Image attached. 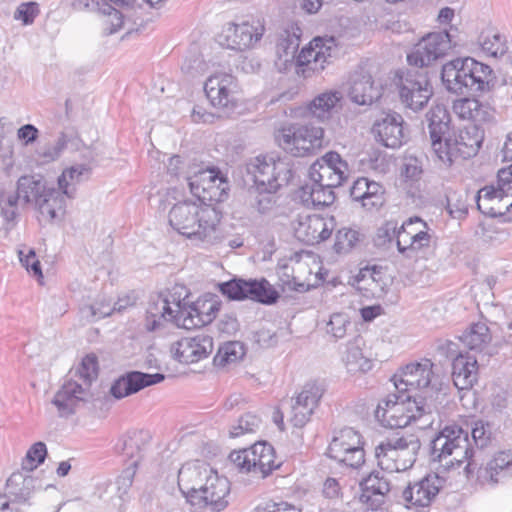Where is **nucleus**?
Listing matches in <instances>:
<instances>
[{
	"instance_id": "b1692460",
	"label": "nucleus",
	"mask_w": 512,
	"mask_h": 512,
	"mask_svg": "<svg viewBox=\"0 0 512 512\" xmlns=\"http://www.w3.org/2000/svg\"><path fill=\"white\" fill-rule=\"evenodd\" d=\"M211 472L212 469L201 461L188 462L179 469V489L192 503L198 499V494H201V489Z\"/></svg>"
},
{
	"instance_id": "6e6552de",
	"label": "nucleus",
	"mask_w": 512,
	"mask_h": 512,
	"mask_svg": "<svg viewBox=\"0 0 512 512\" xmlns=\"http://www.w3.org/2000/svg\"><path fill=\"white\" fill-rule=\"evenodd\" d=\"M417 68L413 66L396 74L400 101L415 112L424 109L433 95L427 72Z\"/></svg>"
},
{
	"instance_id": "5701e85b",
	"label": "nucleus",
	"mask_w": 512,
	"mask_h": 512,
	"mask_svg": "<svg viewBox=\"0 0 512 512\" xmlns=\"http://www.w3.org/2000/svg\"><path fill=\"white\" fill-rule=\"evenodd\" d=\"M213 350V339L207 334L186 337L173 343L170 352L180 363L190 364L208 357Z\"/></svg>"
},
{
	"instance_id": "f257e3e1",
	"label": "nucleus",
	"mask_w": 512,
	"mask_h": 512,
	"mask_svg": "<svg viewBox=\"0 0 512 512\" xmlns=\"http://www.w3.org/2000/svg\"><path fill=\"white\" fill-rule=\"evenodd\" d=\"M427 116L431 148L443 165L450 166L459 158L467 159L477 154L484 140V130L480 126L469 124L451 136L448 114L443 107L432 108Z\"/></svg>"
},
{
	"instance_id": "a211bd4d",
	"label": "nucleus",
	"mask_w": 512,
	"mask_h": 512,
	"mask_svg": "<svg viewBox=\"0 0 512 512\" xmlns=\"http://www.w3.org/2000/svg\"><path fill=\"white\" fill-rule=\"evenodd\" d=\"M264 32L261 25H253L248 22L241 24L227 23L217 35L220 46L231 50H245L258 42Z\"/></svg>"
},
{
	"instance_id": "e2e57ef3",
	"label": "nucleus",
	"mask_w": 512,
	"mask_h": 512,
	"mask_svg": "<svg viewBox=\"0 0 512 512\" xmlns=\"http://www.w3.org/2000/svg\"><path fill=\"white\" fill-rule=\"evenodd\" d=\"M358 241V231L351 228H341L336 233L334 249L337 253H348Z\"/></svg>"
},
{
	"instance_id": "2f4dec72",
	"label": "nucleus",
	"mask_w": 512,
	"mask_h": 512,
	"mask_svg": "<svg viewBox=\"0 0 512 512\" xmlns=\"http://www.w3.org/2000/svg\"><path fill=\"white\" fill-rule=\"evenodd\" d=\"M355 285L366 297L381 298L386 293L388 279L381 267H364L355 277Z\"/></svg>"
},
{
	"instance_id": "412c9836",
	"label": "nucleus",
	"mask_w": 512,
	"mask_h": 512,
	"mask_svg": "<svg viewBox=\"0 0 512 512\" xmlns=\"http://www.w3.org/2000/svg\"><path fill=\"white\" fill-rule=\"evenodd\" d=\"M204 90L211 104L219 109H229L236 105L237 83L231 74L211 75L205 82Z\"/></svg>"
},
{
	"instance_id": "37998d69",
	"label": "nucleus",
	"mask_w": 512,
	"mask_h": 512,
	"mask_svg": "<svg viewBox=\"0 0 512 512\" xmlns=\"http://www.w3.org/2000/svg\"><path fill=\"white\" fill-rule=\"evenodd\" d=\"M167 301L162 294L150 301L146 316V327L149 331L158 329L164 322H173L176 325L177 315Z\"/></svg>"
},
{
	"instance_id": "ea45409f",
	"label": "nucleus",
	"mask_w": 512,
	"mask_h": 512,
	"mask_svg": "<svg viewBox=\"0 0 512 512\" xmlns=\"http://www.w3.org/2000/svg\"><path fill=\"white\" fill-rule=\"evenodd\" d=\"M468 57L456 58L442 66L441 79L448 91L463 94Z\"/></svg>"
},
{
	"instance_id": "f03ea898",
	"label": "nucleus",
	"mask_w": 512,
	"mask_h": 512,
	"mask_svg": "<svg viewBox=\"0 0 512 512\" xmlns=\"http://www.w3.org/2000/svg\"><path fill=\"white\" fill-rule=\"evenodd\" d=\"M474 446L468 432L458 425L445 426L431 442V457L440 463L439 472H450L463 466V475L470 480L477 464L474 459Z\"/></svg>"
},
{
	"instance_id": "20e7f679",
	"label": "nucleus",
	"mask_w": 512,
	"mask_h": 512,
	"mask_svg": "<svg viewBox=\"0 0 512 512\" xmlns=\"http://www.w3.org/2000/svg\"><path fill=\"white\" fill-rule=\"evenodd\" d=\"M420 448L421 442L416 435H396L375 447V458L378 466L387 473L402 472L412 468Z\"/></svg>"
},
{
	"instance_id": "f8f14e48",
	"label": "nucleus",
	"mask_w": 512,
	"mask_h": 512,
	"mask_svg": "<svg viewBox=\"0 0 512 512\" xmlns=\"http://www.w3.org/2000/svg\"><path fill=\"white\" fill-rule=\"evenodd\" d=\"M338 47L333 37L314 38L297 56V73L304 77L322 72L337 57Z\"/></svg>"
},
{
	"instance_id": "680f3d73",
	"label": "nucleus",
	"mask_w": 512,
	"mask_h": 512,
	"mask_svg": "<svg viewBox=\"0 0 512 512\" xmlns=\"http://www.w3.org/2000/svg\"><path fill=\"white\" fill-rule=\"evenodd\" d=\"M261 418L252 413H246L238 420V424L230 430L231 437H239L246 433H255L261 426Z\"/></svg>"
},
{
	"instance_id": "a19ab883",
	"label": "nucleus",
	"mask_w": 512,
	"mask_h": 512,
	"mask_svg": "<svg viewBox=\"0 0 512 512\" xmlns=\"http://www.w3.org/2000/svg\"><path fill=\"white\" fill-rule=\"evenodd\" d=\"M477 360L474 357L460 354L452 362V378L458 389H467L477 380Z\"/></svg>"
},
{
	"instance_id": "c9c22d12",
	"label": "nucleus",
	"mask_w": 512,
	"mask_h": 512,
	"mask_svg": "<svg viewBox=\"0 0 512 512\" xmlns=\"http://www.w3.org/2000/svg\"><path fill=\"white\" fill-rule=\"evenodd\" d=\"M54 184L49 183L42 175H24L17 181L16 195L26 204L34 207L45 197Z\"/></svg>"
},
{
	"instance_id": "aec40b11",
	"label": "nucleus",
	"mask_w": 512,
	"mask_h": 512,
	"mask_svg": "<svg viewBox=\"0 0 512 512\" xmlns=\"http://www.w3.org/2000/svg\"><path fill=\"white\" fill-rule=\"evenodd\" d=\"M440 473L428 474L403 490L402 497L408 507H428L432 503L445 483Z\"/></svg>"
},
{
	"instance_id": "cd10ccee",
	"label": "nucleus",
	"mask_w": 512,
	"mask_h": 512,
	"mask_svg": "<svg viewBox=\"0 0 512 512\" xmlns=\"http://www.w3.org/2000/svg\"><path fill=\"white\" fill-rule=\"evenodd\" d=\"M165 379L161 373L147 374L138 371L127 373L111 385L110 394L117 400L134 394L141 389L160 383Z\"/></svg>"
},
{
	"instance_id": "a878e982",
	"label": "nucleus",
	"mask_w": 512,
	"mask_h": 512,
	"mask_svg": "<svg viewBox=\"0 0 512 512\" xmlns=\"http://www.w3.org/2000/svg\"><path fill=\"white\" fill-rule=\"evenodd\" d=\"M380 90L374 85L371 73L364 67H357L348 79V96L358 105H371L380 97Z\"/></svg>"
},
{
	"instance_id": "393cba45",
	"label": "nucleus",
	"mask_w": 512,
	"mask_h": 512,
	"mask_svg": "<svg viewBox=\"0 0 512 512\" xmlns=\"http://www.w3.org/2000/svg\"><path fill=\"white\" fill-rule=\"evenodd\" d=\"M67 199V195L54 185L34 207L39 224L45 226L61 223L66 215Z\"/></svg>"
},
{
	"instance_id": "ddd939ff",
	"label": "nucleus",
	"mask_w": 512,
	"mask_h": 512,
	"mask_svg": "<svg viewBox=\"0 0 512 512\" xmlns=\"http://www.w3.org/2000/svg\"><path fill=\"white\" fill-rule=\"evenodd\" d=\"M248 172L254 178V186L260 189H279L292 178L287 161L272 156H258L248 165Z\"/></svg>"
},
{
	"instance_id": "4c0bfd02",
	"label": "nucleus",
	"mask_w": 512,
	"mask_h": 512,
	"mask_svg": "<svg viewBox=\"0 0 512 512\" xmlns=\"http://www.w3.org/2000/svg\"><path fill=\"white\" fill-rule=\"evenodd\" d=\"M149 438V433L144 430L128 431L119 439L116 451L131 462H136L137 467Z\"/></svg>"
},
{
	"instance_id": "bf43d9fd",
	"label": "nucleus",
	"mask_w": 512,
	"mask_h": 512,
	"mask_svg": "<svg viewBox=\"0 0 512 512\" xmlns=\"http://www.w3.org/2000/svg\"><path fill=\"white\" fill-rule=\"evenodd\" d=\"M323 393V385L319 382L311 381L303 386L301 392L296 396L295 401L315 410Z\"/></svg>"
},
{
	"instance_id": "4468645a",
	"label": "nucleus",
	"mask_w": 512,
	"mask_h": 512,
	"mask_svg": "<svg viewBox=\"0 0 512 512\" xmlns=\"http://www.w3.org/2000/svg\"><path fill=\"white\" fill-rule=\"evenodd\" d=\"M221 293L232 300L250 299L263 304H273L279 295L272 285L264 278L242 279L233 278L219 285Z\"/></svg>"
},
{
	"instance_id": "13d9d810",
	"label": "nucleus",
	"mask_w": 512,
	"mask_h": 512,
	"mask_svg": "<svg viewBox=\"0 0 512 512\" xmlns=\"http://www.w3.org/2000/svg\"><path fill=\"white\" fill-rule=\"evenodd\" d=\"M70 378L80 383H87V388L91 390V384L97 378L96 357L92 355L84 357L77 369L70 373Z\"/></svg>"
},
{
	"instance_id": "72a5a7b5",
	"label": "nucleus",
	"mask_w": 512,
	"mask_h": 512,
	"mask_svg": "<svg viewBox=\"0 0 512 512\" xmlns=\"http://www.w3.org/2000/svg\"><path fill=\"white\" fill-rule=\"evenodd\" d=\"M464 91L489 92L495 85V76L490 66L468 57Z\"/></svg>"
},
{
	"instance_id": "09e8293b",
	"label": "nucleus",
	"mask_w": 512,
	"mask_h": 512,
	"mask_svg": "<svg viewBox=\"0 0 512 512\" xmlns=\"http://www.w3.org/2000/svg\"><path fill=\"white\" fill-rule=\"evenodd\" d=\"M90 167L87 165H76L65 169L57 179V187L73 199L76 194V185L90 174Z\"/></svg>"
},
{
	"instance_id": "7c9ffc66",
	"label": "nucleus",
	"mask_w": 512,
	"mask_h": 512,
	"mask_svg": "<svg viewBox=\"0 0 512 512\" xmlns=\"http://www.w3.org/2000/svg\"><path fill=\"white\" fill-rule=\"evenodd\" d=\"M218 311L219 304L214 300L197 301L182 312L185 317L178 318V327L188 330L202 327L211 323Z\"/></svg>"
},
{
	"instance_id": "8fccbe9b",
	"label": "nucleus",
	"mask_w": 512,
	"mask_h": 512,
	"mask_svg": "<svg viewBox=\"0 0 512 512\" xmlns=\"http://www.w3.org/2000/svg\"><path fill=\"white\" fill-rule=\"evenodd\" d=\"M6 488L15 501L26 502L35 489V479L22 472H15L8 478Z\"/></svg>"
},
{
	"instance_id": "4be33fe9",
	"label": "nucleus",
	"mask_w": 512,
	"mask_h": 512,
	"mask_svg": "<svg viewBox=\"0 0 512 512\" xmlns=\"http://www.w3.org/2000/svg\"><path fill=\"white\" fill-rule=\"evenodd\" d=\"M512 477V449L500 451L485 466L477 470L476 481L480 486L495 487Z\"/></svg>"
},
{
	"instance_id": "a18cd8bd",
	"label": "nucleus",
	"mask_w": 512,
	"mask_h": 512,
	"mask_svg": "<svg viewBox=\"0 0 512 512\" xmlns=\"http://www.w3.org/2000/svg\"><path fill=\"white\" fill-rule=\"evenodd\" d=\"M134 0H130L127 6L115 5L108 2L101 9L103 13L102 29L105 35H112L118 32L124 24V19L130 17V10L133 8Z\"/></svg>"
},
{
	"instance_id": "2eb2a0df",
	"label": "nucleus",
	"mask_w": 512,
	"mask_h": 512,
	"mask_svg": "<svg viewBox=\"0 0 512 512\" xmlns=\"http://www.w3.org/2000/svg\"><path fill=\"white\" fill-rule=\"evenodd\" d=\"M292 225L296 238L308 245L327 240L336 226L333 216L319 214H299Z\"/></svg>"
},
{
	"instance_id": "49530a36",
	"label": "nucleus",
	"mask_w": 512,
	"mask_h": 512,
	"mask_svg": "<svg viewBox=\"0 0 512 512\" xmlns=\"http://www.w3.org/2000/svg\"><path fill=\"white\" fill-rule=\"evenodd\" d=\"M478 45L488 57L502 58L509 52L506 37L492 28L485 29L480 33Z\"/></svg>"
},
{
	"instance_id": "c03bdc74",
	"label": "nucleus",
	"mask_w": 512,
	"mask_h": 512,
	"mask_svg": "<svg viewBox=\"0 0 512 512\" xmlns=\"http://www.w3.org/2000/svg\"><path fill=\"white\" fill-rule=\"evenodd\" d=\"M299 198L307 207H324L334 202L335 194L333 188L310 181L300 188Z\"/></svg>"
},
{
	"instance_id": "58836bf2",
	"label": "nucleus",
	"mask_w": 512,
	"mask_h": 512,
	"mask_svg": "<svg viewBox=\"0 0 512 512\" xmlns=\"http://www.w3.org/2000/svg\"><path fill=\"white\" fill-rule=\"evenodd\" d=\"M386 470L372 471L369 475L360 481L361 495L360 500L363 503L374 502L373 497L383 498L391 490L392 485Z\"/></svg>"
},
{
	"instance_id": "338daca9",
	"label": "nucleus",
	"mask_w": 512,
	"mask_h": 512,
	"mask_svg": "<svg viewBox=\"0 0 512 512\" xmlns=\"http://www.w3.org/2000/svg\"><path fill=\"white\" fill-rule=\"evenodd\" d=\"M46 455L47 448L45 443H34L27 451L26 457L23 461V468L29 471L34 470L44 462Z\"/></svg>"
},
{
	"instance_id": "4d7b16f0",
	"label": "nucleus",
	"mask_w": 512,
	"mask_h": 512,
	"mask_svg": "<svg viewBox=\"0 0 512 512\" xmlns=\"http://www.w3.org/2000/svg\"><path fill=\"white\" fill-rule=\"evenodd\" d=\"M402 225L413 238V241H416L422 249L430 247L432 236L428 232L426 222L419 217H411Z\"/></svg>"
},
{
	"instance_id": "603ef678",
	"label": "nucleus",
	"mask_w": 512,
	"mask_h": 512,
	"mask_svg": "<svg viewBox=\"0 0 512 512\" xmlns=\"http://www.w3.org/2000/svg\"><path fill=\"white\" fill-rule=\"evenodd\" d=\"M382 231L389 240L392 236L396 235L398 251L402 254H406L407 257H412L414 252L422 250L419 244L416 241H413V238L407 233V230H405L403 225H401V227L396 231V225L393 223H387L383 229L379 230V233Z\"/></svg>"
},
{
	"instance_id": "774afa93",
	"label": "nucleus",
	"mask_w": 512,
	"mask_h": 512,
	"mask_svg": "<svg viewBox=\"0 0 512 512\" xmlns=\"http://www.w3.org/2000/svg\"><path fill=\"white\" fill-rule=\"evenodd\" d=\"M81 317L87 322H95L101 318L107 317L113 313L112 306L107 303H95L92 305H85L81 308Z\"/></svg>"
},
{
	"instance_id": "f3484780",
	"label": "nucleus",
	"mask_w": 512,
	"mask_h": 512,
	"mask_svg": "<svg viewBox=\"0 0 512 512\" xmlns=\"http://www.w3.org/2000/svg\"><path fill=\"white\" fill-rule=\"evenodd\" d=\"M434 364L430 359L412 362L394 375V386L399 392H413L427 389L434 377Z\"/></svg>"
},
{
	"instance_id": "0eeeda50",
	"label": "nucleus",
	"mask_w": 512,
	"mask_h": 512,
	"mask_svg": "<svg viewBox=\"0 0 512 512\" xmlns=\"http://www.w3.org/2000/svg\"><path fill=\"white\" fill-rule=\"evenodd\" d=\"M185 179L190 192L201 202H223L227 197L228 182L214 168L190 165Z\"/></svg>"
},
{
	"instance_id": "052dcab7",
	"label": "nucleus",
	"mask_w": 512,
	"mask_h": 512,
	"mask_svg": "<svg viewBox=\"0 0 512 512\" xmlns=\"http://www.w3.org/2000/svg\"><path fill=\"white\" fill-rule=\"evenodd\" d=\"M66 136L61 134L54 143H48L36 151L37 159L42 164L57 160L66 146Z\"/></svg>"
},
{
	"instance_id": "39448f33",
	"label": "nucleus",
	"mask_w": 512,
	"mask_h": 512,
	"mask_svg": "<svg viewBox=\"0 0 512 512\" xmlns=\"http://www.w3.org/2000/svg\"><path fill=\"white\" fill-rule=\"evenodd\" d=\"M431 413V407L424 399L407 395L406 399L389 394L382 399L375 410V417L387 428H404L412 421Z\"/></svg>"
},
{
	"instance_id": "473e14b6",
	"label": "nucleus",
	"mask_w": 512,
	"mask_h": 512,
	"mask_svg": "<svg viewBox=\"0 0 512 512\" xmlns=\"http://www.w3.org/2000/svg\"><path fill=\"white\" fill-rule=\"evenodd\" d=\"M453 112L461 119L472 120L478 126L494 119V109L476 98H461L453 103Z\"/></svg>"
},
{
	"instance_id": "0e129e2a",
	"label": "nucleus",
	"mask_w": 512,
	"mask_h": 512,
	"mask_svg": "<svg viewBox=\"0 0 512 512\" xmlns=\"http://www.w3.org/2000/svg\"><path fill=\"white\" fill-rule=\"evenodd\" d=\"M243 354V347L239 342H228L219 349L215 361L219 365H226L237 361Z\"/></svg>"
},
{
	"instance_id": "69168bd1",
	"label": "nucleus",
	"mask_w": 512,
	"mask_h": 512,
	"mask_svg": "<svg viewBox=\"0 0 512 512\" xmlns=\"http://www.w3.org/2000/svg\"><path fill=\"white\" fill-rule=\"evenodd\" d=\"M384 193L383 186L378 182L372 181L360 203L366 209L379 208L385 202Z\"/></svg>"
},
{
	"instance_id": "3c124183",
	"label": "nucleus",
	"mask_w": 512,
	"mask_h": 512,
	"mask_svg": "<svg viewBox=\"0 0 512 512\" xmlns=\"http://www.w3.org/2000/svg\"><path fill=\"white\" fill-rule=\"evenodd\" d=\"M492 337L488 326L483 322L473 323L459 340L470 350H482L491 341Z\"/></svg>"
},
{
	"instance_id": "1a4fd4ad",
	"label": "nucleus",
	"mask_w": 512,
	"mask_h": 512,
	"mask_svg": "<svg viewBox=\"0 0 512 512\" xmlns=\"http://www.w3.org/2000/svg\"><path fill=\"white\" fill-rule=\"evenodd\" d=\"M229 460L239 472L251 473L262 479L280 466L275 460L274 448L265 442H258L249 448L232 451Z\"/></svg>"
},
{
	"instance_id": "864d4df0",
	"label": "nucleus",
	"mask_w": 512,
	"mask_h": 512,
	"mask_svg": "<svg viewBox=\"0 0 512 512\" xmlns=\"http://www.w3.org/2000/svg\"><path fill=\"white\" fill-rule=\"evenodd\" d=\"M278 189H260L253 186L249 189V203L252 208L261 214L269 213L276 204Z\"/></svg>"
},
{
	"instance_id": "5fc2aeb1",
	"label": "nucleus",
	"mask_w": 512,
	"mask_h": 512,
	"mask_svg": "<svg viewBox=\"0 0 512 512\" xmlns=\"http://www.w3.org/2000/svg\"><path fill=\"white\" fill-rule=\"evenodd\" d=\"M294 271L296 272V275L293 276L292 281L289 284L298 292L308 291L317 286L320 282L318 274H313L306 262H299Z\"/></svg>"
},
{
	"instance_id": "9d476101",
	"label": "nucleus",
	"mask_w": 512,
	"mask_h": 512,
	"mask_svg": "<svg viewBox=\"0 0 512 512\" xmlns=\"http://www.w3.org/2000/svg\"><path fill=\"white\" fill-rule=\"evenodd\" d=\"M458 46L455 36L447 31L432 32L424 36L407 55L410 66L424 68L445 57Z\"/></svg>"
},
{
	"instance_id": "de8ad7c7",
	"label": "nucleus",
	"mask_w": 512,
	"mask_h": 512,
	"mask_svg": "<svg viewBox=\"0 0 512 512\" xmlns=\"http://www.w3.org/2000/svg\"><path fill=\"white\" fill-rule=\"evenodd\" d=\"M343 95L337 90H327L317 95L309 104L308 109L313 117L328 120L333 110L342 100Z\"/></svg>"
},
{
	"instance_id": "6ab92c4d",
	"label": "nucleus",
	"mask_w": 512,
	"mask_h": 512,
	"mask_svg": "<svg viewBox=\"0 0 512 512\" xmlns=\"http://www.w3.org/2000/svg\"><path fill=\"white\" fill-rule=\"evenodd\" d=\"M91 397L92 393L87 388V383H80L69 377L55 393L51 403L59 417H69Z\"/></svg>"
},
{
	"instance_id": "c756f323",
	"label": "nucleus",
	"mask_w": 512,
	"mask_h": 512,
	"mask_svg": "<svg viewBox=\"0 0 512 512\" xmlns=\"http://www.w3.org/2000/svg\"><path fill=\"white\" fill-rule=\"evenodd\" d=\"M301 34V28L294 22L286 23L277 32L276 56L284 67L295 59Z\"/></svg>"
},
{
	"instance_id": "79ce46f5",
	"label": "nucleus",
	"mask_w": 512,
	"mask_h": 512,
	"mask_svg": "<svg viewBox=\"0 0 512 512\" xmlns=\"http://www.w3.org/2000/svg\"><path fill=\"white\" fill-rule=\"evenodd\" d=\"M364 342L361 338H356L346 345L342 355V361L348 373L355 375L366 373L372 369V361L364 356L362 346Z\"/></svg>"
},
{
	"instance_id": "9b49d317",
	"label": "nucleus",
	"mask_w": 512,
	"mask_h": 512,
	"mask_svg": "<svg viewBox=\"0 0 512 512\" xmlns=\"http://www.w3.org/2000/svg\"><path fill=\"white\" fill-rule=\"evenodd\" d=\"M327 454L339 464L358 469L365 463V451L360 433L350 427L337 431L328 446Z\"/></svg>"
},
{
	"instance_id": "423d86ee",
	"label": "nucleus",
	"mask_w": 512,
	"mask_h": 512,
	"mask_svg": "<svg viewBox=\"0 0 512 512\" xmlns=\"http://www.w3.org/2000/svg\"><path fill=\"white\" fill-rule=\"evenodd\" d=\"M275 140L280 148L295 157H305L321 149L324 130L310 124L291 123L275 132Z\"/></svg>"
},
{
	"instance_id": "dca6fc26",
	"label": "nucleus",
	"mask_w": 512,
	"mask_h": 512,
	"mask_svg": "<svg viewBox=\"0 0 512 512\" xmlns=\"http://www.w3.org/2000/svg\"><path fill=\"white\" fill-rule=\"evenodd\" d=\"M347 176L348 165L336 152L326 153L309 168L310 181L322 184L324 187H338Z\"/></svg>"
},
{
	"instance_id": "bb28decb",
	"label": "nucleus",
	"mask_w": 512,
	"mask_h": 512,
	"mask_svg": "<svg viewBox=\"0 0 512 512\" xmlns=\"http://www.w3.org/2000/svg\"><path fill=\"white\" fill-rule=\"evenodd\" d=\"M372 130L377 140L385 147L398 148L403 143V117L396 112L382 113Z\"/></svg>"
},
{
	"instance_id": "7ed1b4c3",
	"label": "nucleus",
	"mask_w": 512,
	"mask_h": 512,
	"mask_svg": "<svg viewBox=\"0 0 512 512\" xmlns=\"http://www.w3.org/2000/svg\"><path fill=\"white\" fill-rule=\"evenodd\" d=\"M169 224L179 234L199 242L214 243L218 239L221 213L204 202L184 201L169 211Z\"/></svg>"
},
{
	"instance_id": "e433bc0d",
	"label": "nucleus",
	"mask_w": 512,
	"mask_h": 512,
	"mask_svg": "<svg viewBox=\"0 0 512 512\" xmlns=\"http://www.w3.org/2000/svg\"><path fill=\"white\" fill-rule=\"evenodd\" d=\"M476 202L478 209L490 217L504 216L512 208V202L503 198L495 186H486L480 189Z\"/></svg>"
},
{
	"instance_id": "c85d7f7f",
	"label": "nucleus",
	"mask_w": 512,
	"mask_h": 512,
	"mask_svg": "<svg viewBox=\"0 0 512 512\" xmlns=\"http://www.w3.org/2000/svg\"><path fill=\"white\" fill-rule=\"evenodd\" d=\"M229 491L230 485L227 478L219 476L212 470L201 489V494H198V499H195V503L203 502L213 510L220 511L228 504L226 498Z\"/></svg>"
},
{
	"instance_id": "6e6d98bb",
	"label": "nucleus",
	"mask_w": 512,
	"mask_h": 512,
	"mask_svg": "<svg viewBox=\"0 0 512 512\" xmlns=\"http://www.w3.org/2000/svg\"><path fill=\"white\" fill-rule=\"evenodd\" d=\"M189 291L184 285L176 284L174 285L167 294L163 295L165 300H168L167 303L169 306L173 307V311L176 313V326H178V318L181 315V318L185 316L182 315L184 310H188L192 303H190L187 299L189 297Z\"/></svg>"
},
{
	"instance_id": "f704fd0d",
	"label": "nucleus",
	"mask_w": 512,
	"mask_h": 512,
	"mask_svg": "<svg viewBox=\"0 0 512 512\" xmlns=\"http://www.w3.org/2000/svg\"><path fill=\"white\" fill-rule=\"evenodd\" d=\"M253 512H316L314 496L303 491L279 502L269 501L258 505Z\"/></svg>"
}]
</instances>
